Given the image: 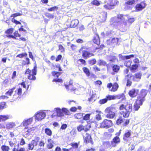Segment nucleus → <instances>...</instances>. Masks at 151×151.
Returning <instances> with one entry per match:
<instances>
[{
	"label": "nucleus",
	"mask_w": 151,
	"mask_h": 151,
	"mask_svg": "<svg viewBox=\"0 0 151 151\" xmlns=\"http://www.w3.org/2000/svg\"><path fill=\"white\" fill-rule=\"evenodd\" d=\"M146 4L145 2H143L137 4L136 6V8L137 10L138 11H140L144 9L146 6Z\"/></svg>",
	"instance_id": "13"
},
{
	"label": "nucleus",
	"mask_w": 151,
	"mask_h": 151,
	"mask_svg": "<svg viewBox=\"0 0 151 151\" xmlns=\"http://www.w3.org/2000/svg\"><path fill=\"white\" fill-rule=\"evenodd\" d=\"M112 126V122L111 120L105 119L101 123L100 127L101 128L107 129Z\"/></svg>",
	"instance_id": "6"
},
{
	"label": "nucleus",
	"mask_w": 151,
	"mask_h": 151,
	"mask_svg": "<svg viewBox=\"0 0 151 151\" xmlns=\"http://www.w3.org/2000/svg\"><path fill=\"white\" fill-rule=\"evenodd\" d=\"M134 21V19L133 18H130L128 19V22L130 24L132 23Z\"/></svg>",
	"instance_id": "63"
},
{
	"label": "nucleus",
	"mask_w": 151,
	"mask_h": 151,
	"mask_svg": "<svg viewBox=\"0 0 151 151\" xmlns=\"http://www.w3.org/2000/svg\"><path fill=\"white\" fill-rule=\"evenodd\" d=\"M54 111L56 112L57 115L59 117L63 116V113L66 115H69L70 114L69 111L65 108H63L62 109L60 108H55L53 111Z\"/></svg>",
	"instance_id": "3"
},
{
	"label": "nucleus",
	"mask_w": 151,
	"mask_h": 151,
	"mask_svg": "<svg viewBox=\"0 0 151 151\" xmlns=\"http://www.w3.org/2000/svg\"><path fill=\"white\" fill-rule=\"evenodd\" d=\"M1 149L3 151H8L9 150V147L8 146L4 145L1 147Z\"/></svg>",
	"instance_id": "36"
},
{
	"label": "nucleus",
	"mask_w": 151,
	"mask_h": 151,
	"mask_svg": "<svg viewBox=\"0 0 151 151\" xmlns=\"http://www.w3.org/2000/svg\"><path fill=\"white\" fill-rule=\"evenodd\" d=\"M84 127V131L85 132H86L91 127V126L90 124H88V125L85 126Z\"/></svg>",
	"instance_id": "49"
},
{
	"label": "nucleus",
	"mask_w": 151,
	"mask_h": 151,
	"mask_svg": "<svg viewBox=\"0 0 151 151\" xmlns=\"http://www.w3.org/2000/svg\"><path fill=\"white\" fill-rule=\"evenodd\" d=\"M79 21L77 19H75L72 21L70 27L71 28H74L76 27L79 23Z\"/></svg>",
	"instance_id": "22"
},
{
	"label": "nucleus",
	"mask_w": 151,
	"mask_h": 151,
	"mask_svg": "<svg viewBox=\"0 0 151 151\" xmlns=\"http://www.w3.org/2000/svg\"><path fill=\"white\" fill-rule=\"evenodd\" d=\"M127 17L126 15L122 14L118 15L117 17H114L111 18L110 20L111 24H112L115 23H119V22H124Z\"/></svg>",
	"instance_id": "4"
},
{
	"label": "nucleus",
	"mask_w": 151,
	"mask_h": 151,
	"mask_svg": "<svg viewBox=\"0 0 151 151\" xmlns=\"http://www.w3.org/2000/svg\"><path fill=\"white\" fill-rule=\"evenodd\" d=\"M92 3L95 5L99 6L100 4V2L97 0H94L92 2Z\"/></svg>",
	"instance_id": "42"
},
{
	"label": "nucleus",
	"mask_w": 151,
	"mask_h": 151,
	"mask_svg": "<svg viewBox=\"0 0 151 151\" xmlns=\"http://www.w3.org/2000/svg\"><path fill=\"white\" fill-rule=\"evenodd\" d=\"M116 112L115 107H108L104 111V112L106 114V117L109 119H113L115 116Z\"/></svg>",
	"instance_id": "2"
},
{
	"label": "nucleus",
	"mask_w": 151,
	"mask_h": 151,
	"mask_svg": "<svg viewBox=\"0 0 151 151\" xmlns=\"http://www.w3.org/2000/svg\"><path fill=\"white\" fill-rule=\"evenodd\" d=\"M131 130H128L127 132H126L124 135L123 140L127 142L128 141V138L131 135Z\"/></svg>",
	"instance_id": "18"
},
{
	"label": "nucleus",
	"mask_w": 151,
	"mask_h": 151,
	"mask_svg": "<svg viewBox=\"0 0 151 151\" xmlns=\"http://www.w3.org/2000/svg\"><path fill=\"white\" fill-rule=\"evenodd\" d=\"M90 115L91 114H85L84 116L83 115L82 117L83 118V119L85 120H88L90 119Z\"/></svg>",
	"instance_id": "34"
},
{
	"label": "nucleus",
	"mask_w": 151,
	"mask_h": 151,
	"mask_svg": "<svg viewBox=\"0 0 151 151\" xmlns=\"http://www.w3.org/2000/svg\"><path fill=\"white\" fill-rule=\"evenodd\" d=\"M98 64L99 66L105 65L106 63L103 60H100L98 62Z\"/></svg>",
	"instance_id": "33"
},
{
	"label": "nucleus",
	"mask_w": 151,
	"mask_h": 151,
	"mask_svg": "<svg viewBox=\"0 0 151 151\" xmlns=\"http://www.w3.org/2000/svg\"><path fill=\"white\" fill-rule=\"evenodd\" d=\"M140 99H137L134 103L133 109L135 111H138L143 103V101Z\"/></svg>",
	"instance_id": "9"
},
{
	"label": "nucleus",
	"mask_w": 151,
	"mask_h": 151,
	"mask_svg": "<svg viewBox=\"0 0 151 151\" xmlns=\"http://www.w3.org/2000/svg\"><path fill=\"white\" fill-rule=\"evenodd\" d=\"M110 59L109 60V61L112 62H114L116 60V57L115 56H111L110 57Z\"/></svg>",
	"instance_id": "39"
},
{
	"label": "nucleus",
	"mask_w": 151,
	"mask_h": 151,
	"mask_svg": "<svg viewBox=\"0 0 151 151\" xmlns=\"http://www.w3.org/2000/svg\"><path fill=\"white\" fill-rule=\"evenodd\" d=\"M77 129L78 131L81 132L82 130H84L85 127L82 124H80L77 127Z\"/></svg>",
	"instance_id": "38"
},
{
	"label": "nucleus",
	"mask_w": 151,
	"mask_h": 151,
	"mask_svg": "<svg viewBox=\"0 0 151 151\" xmlns=\"http://www.w3.org/2000/svg\"><path fill=\"white\" fill-rule=\"evenodd\" d=\"M27 55V54L26 53H23L22 54H19L18 55H17L16 57H19L20 58H22L24 56H25Z\"/></svg>",
	"instance_id": "48"
},
{
	"label": "nucleus",
	"mask_w": 151,
	"mask_h": 151,
	"mask_svg": "<svg viewBox=\"0 0 151 151\" xmlns=\"http://www.w3.org/2000/svg\"><path fill=\"white\" fill-rule=\"evenodd\" d=\"M45 145V143L43 141H40L39 145L40 147H43Z\"/></svg>",
	"instance_id": "60"
},
{
	"label": "nucleus",
	"mask_w": 151,
	"mask_h": 151,
	"mask_svg": "<svg viewBox=\"0 0 151 151\" xmlns=\"http://www.w3.org/2000/svg\"><path fill=\"white\" fill-rule=\"evenodd\" d=\"M107 15V13L106 12H101V15L99 17L102 22H104L106 20Z\"/></svg>",
	"instance_id": "20"
},
{
	"label": "nucleus",
	"mask_w": 151,
	"mask_h": 151,
	"mask_svg": "<svg viewBox=\"0 0 151 151\" xmlns=\"http://www.w3.org/2000/svg\"><path fill=\"white\" fill-rule=\"evenodd\" d=\"M46 116V114L42 111L38 112L35 115L36 119L38 121H41Z\"/></svg>",
	"instance_id": "7"
},
{
	"label": "nucleus",
	"mask_w": 151,
	"mask_h": 151,
	"mask_svg": "<svg viewBox=\"0 0 151 151\" xmlns=\"http://www.w3.org/2000/svg\"><path fill=\"white\" fill-rule=\"evenodd\" d=\"M67 127V125L66 124H64L61 126L60 129H65Z\"/></svg>",
	"instance_id": "55"
},
{
	"label": "nucleus",
	"mask_w": 151,
	"mask_h": 151,
	"mask_svg": "<svg viewBox=\"0 0 151 151\" xmlns=\"http://www.w3.org/2000/svg\"><path fill=\"white\" fill-rule=\"evenodd\" d=\"M22 15V14H21L20 13H16L14 14H12L11 17H15L18 16H21Z\"/></svg>",
	"instance_id": "51"
},
{
	"label": "nucleus",
	"mask_w": 151,
	"mask_h": 151,
	"mask_svg": "<svg viewBox=\"0 0 151 151\" xmlns=\"http://www.w3.org/2000/svg\"><path fill=\"white\" fill-rule=\"evenodd\" d=\"M106 98L108 100H111L115 99V97L114 96L108 95L106 97Z\"/></svg>",
	"instance_id": "41"
},
{
	"label": "nucleus",
	"mask_w": 151,
	"mask_h": 151,
	"mask_svg": "<svg viewBox=\"0 0 151 151\" xmlns=\"http://www.w3.org/2000/svg\"><path fill=\"white\" fill-rule=\"evenodd\" d=\"M83 137L84 139V142L86 143H93L91 136L88 134L86 133L83 136Z\"/></svg>",
	"instance_id": "10"
},
{
	"label": "nucleus",
	"mask_w": 151,
	"mask_h": 151,
	"mask_svg": "<svg viewBox=\"0 0 151 151\" xmlns=\"http://www.w3.org/2000/svg\"><path fill=\"white\" fill-rule=\"evenodd\" d=\"M123 120L122 117L119 118L116 121V123L118 125H120L123 122Z\"/></svg>",
	"instance_id": "35"
},
{
	"label": "nucleus",
	"mask_w": 151,
	"mask_h": 151,
	"mask_svg": "<svg viewBox=\"0 0 151 151\" xmlns=\"http://www.w3.org/2000/svg\"><path fill=\"white\" fill-rule=\"evenodd\" d=\"M15 88V87H14L13 88L9 89L8 91L6 92L5 93L6 94L8 95L9 96H11Z\"/></svg>",
	"instance_id": "32"
},
{
	"label": "nucleus",
	"mask_w": 151,
	"mask_h": 151,
	"mask_svg": "<svg viewBox=\"0 0 151 151\" xmlns=\"http://www.w3.org/2000/svg\"><path fill=\"white\" fill-rule=\"evenodd\" d=\"M91 65L95 64L96 62V60L95 59H93L89 61Z\"/></svg>",
	"instance_id": "54"
},
{
	"label": "nucleus",
	"mask_w": 151,
	"mask_h": 151,
	"mask_svg": "<svg viewBox=\"0 0 151 151\" xmlns=\"http://www.w3.org/2000/svg\"><path fill=\"white\" fill-rule=\"evenodd\" d=\"M37 66L36 65L32 70V74L28 76V78L29 80H35L36 79V77L35 76L36 75Z\"/></svg>",
	"instance_id": "8"
},
{
	"label": "nucleus",
	"mask_w": 151,
	"mask_h": 151,
	"mask_svg": "<svg viewBox=\"0 0 151 151\" xmlns=\"http://www.w3.org/2000/svg\"><path fill=\"white\" fill-rule=\"evenodd\" d=\"M112 69L114 72H117L119 69V67L117 65H114Z\"/></svg>",
	"instance_id": "40"
},
{
	"label": "nucleus",
	"mask_w": 151,
	"mask_h": 151,
	"mask_svg": "<svg viewBox=\"0 0 151 151\" xmlns=\"http://www.w3.org/2000/svg\"><path fill=\"white\" fill-rule=\"evenodd\" d=\"M14 35L16 37H20V35L18 33V31H15L14 33Z\"/></svg>",
	"instance_id": "61"
},
{
	"label": "nucleus",
	"mask_w": 151,
	"mask_h": 151,
	"mask_svg": "<svg viewBox=\"0 0 151 151\" xmlns=\"http://www.w3.org/2000/svg\"><path fill=\"white\" fill-rule=\"evenodd\" d=\"M93 41L97 45H98L100 44V39L99 36L97 34H95L94 35L93 39Z\"/></svg>",
	"instance_id": "21"
},
{
	"label": "nucleus",
	"mask_w": 151,
	"mask_h": 151,
	"mask_svg": "<svg viewBox=\"0 0 151 151\" xmlns=\"http://www.w3.org/2000/svg\"><path fill=\"white\" fill-rule=\"evenodd\" d=\"M22 89L21 88H19L18 89L17 94L18 96H20L22 94Z\"/></svg>",
	"instance_id": "59"
},
{
	"label": "nucleus",
	"mask_w": 151,
	"mask_h": 151,
	"mask_svg": "<svg viewBox=\"0 0 151 151\" xmlns=\"http://www.w3.org/2000/svg\"><path fill=\"white\" fill-rule=\"evenodd\" d=\"M13 30L14 29L13 28H10L7 29L5 33L7 34L6 35V36L9 38H12L15 39L16 38L13 35H11L13 32Z\"/></svg>",
	"instance_id": "12"
},
{
	"label": "nucleus",
	"mask_w": 151,
	"mask_h": 151,
	"mask_svg": "<svg viewBox=\"0 0 151 151\" xmlns=\"http://www.w3.org/2000/svg\"><path fill=\"white\" fill-rule=\"evenodd\" d=\"M148 92V91L146 90L142 89L141 91V96L138 98V99H140L142 100V101L143 102L145 100V97L147 95Z\"/></svg>",
	"instance_id": "11"
},
{
	"label": "nucleus",
	"mask_w": 151,
	"mask_h": 151,
	"mask_svg": "<svg viewBox=\"0 0 151 151\" xmlns=\"http://www.w3.org/2000/svg\"><path fill=\"white\" fill-rule=\"evenodd\" d=\"M84 114L82 113L76 114L74 115V116L77 119H80L83 117V115Z\"/></svg>",
	"instance_id": "30"
},
{
	"label": "nucleus",
	"mask_w": 151,
	"mask_h": 151,
	"mask_svg": "<svg viewBox=\"0 0 151 151\" xmlns=\"http://www.w3.org/2000/svg\"><path fill=\"white\" fill-rule=\"evenodd\" d=\"M142 74L140 73H137L131 76L132 80L135 81H138L141 78Z\"/></svg>",
	"instance_id": "14"
},
{
	"label": "nucleus",
	"mask_w": 151,
	"mask_h": 151,
	"mask_svg": "<svg viewBox=\"0 0 151 151\" xmlns=\"http://www.w3.org/2000/svg\"><path fill=\"white\" fill-rule=\"evenodd\" d=\"M70 145L72 146V147L69 149V150H72V151H76L78 147V145L77 143H71Z\"/></svg>",
	"instance_id": "24"
},
{
	"label": "nucleus",
	"mask_w": 151,
	"mask_h": 151,
	"mask_svg": "<svg viewBox=\"0 0 151 151\" xmlns=\"http://www.w3.org/2000/svg\"><path fill=\"white\" fill-rule=\"evenodd\" d=\"M120 139L119 137L116 136L114 137L111 141V146L109 147H108L107 148L111 149L112 147H116L120 143Z\"/></svg>",
	"instance_id": "5"
},
{
	"label": "nucleus",
	"mask_w": 151,
	"mask_h": 151,
	"mask_svg": "<svg viewBox=\"0 0 151 151\" xmlns=\"http://www.w3.org/2000/svg\"><path fill=\"white\" fill-rule=\"evenodd\" d=\"M77 108L75 107H71L70 109V111L72 112H75L76 111Z\"/></svg>",
	"instance_id": "58"
},
{
	"label": "nucleus",
	"mask_w": 151,
	"mask_h": 151,
	"mask_svg": "<svg viewBox=\"0 0 151 151\" xmlns=\"http://www.w3.org/2000/svg\"><path fill=\"white\" fill-rule=\"evenodd\" d=\"M96 119L98 121L101 120L102 119L101 117L100 114H96Z\"/></svg>",
	"instance_id": "50"
},
{
	"label": "nucleus",
	"mask_w": 151,
	"mask_h": 151,
	"mask_svg": "<svg viewBox=\"0 0 151 151\" xmlns=\"http://www.w3.org/2000/svg\"><path fill=\"white\" fill-rule=\"evenodd\" d=\"M28 127H26L24 128L23 129V131L24 133V134L27 136H28Z\"/></svg>",
	"instance_id": "46"
},
{
	"label": "nucleus",
	"mask_w": 151,
	"mask_h": 151,
	"mask_svg": "<svg viewBox=\"0 0 151 151\" xmlns=\"http://www.w3.org/2000/svg\"><path fill=\"white\" fill-rule=\"evenodd\" d=\"M58 7L55 6L53 7L50 8H49L48 9V10L49 11H53L55 10H57L58 9Z\"/></svg>",
	"instance_id": "47"
},
{
	"label": "nucleus",
	"mask_w": 151,
	"mask_h": 151,
	"mask_svg": "<svg viewBox=\"0 0 151 151\" xmlns=\"http://www.w3.org/2000/svg\"><path fill=\"white\" fill-rule=\"evenodd\" d=\"M25 144V142L24 139L22 138L21 140L20 143V145H23Z\"/></svg>",
	"instance_id": "64"
},
{
	"label": "nucleus",
	"mask_w": 151,
	"mask_h": 151,
	"mask_svg": "<svg viewBox=\"0 0 151 151\" xmlns=\"http://www.w3.org/2000/svg\"><path fill=\"white\" fill-rule=\"evenodd\" d=\"M137 68V66L136 65H132V67L130 68V69L132 70H136Z\"/></svg>",
	"instance_id": "57"
},
{
	"label": "nucleus",
	"mask_w": 151,
	"mask_h": 151,
	"mask_svg": "<svg viewBox=\"0 0 151 151\" xmlns=\"http://www.w3.org/2000/svg\"><path fill=\"white\" fill-rule=\"evenodd\" d=\"M6 103L4 102H2L0 103V109H3L5 106Z\"/></svg>",
	"instance_id": "45"
},
{
	"label": "nucleus",
	"mask_w": 151,
	"mask_h": 151,
	"mask_svg": "<svg viewBox=\"0 0 151 151\" xmlns=\"http://www.w3.org/2000/svg\"><path fill=\"white\" fill-rule=\"evenodd\" d=\"M10 116L8 115H0V122L5 121L10 118Z\"/></svg>",
	"instance_id": "25"
},
{
	"label": "nucleus",
	"mask_w": 151,
	"mask_h": 151,
	"mask_svg": "<svg viewBox=\"0 0 151 151\" xmlns=\"http://www.w3.org/2000/svg\"><path fill=\"white\" fill-rule=\"evenodd\" d=\"M45 132L46 134L49 136H51L52 134V131L51 130L48 128L45 129Z\"/></svg>",
	"instance_id": "28"
},
{
	"label": "nucleus",
	"mask_w": 151,
	"mask_h": 151,
	"mask_svg": "<svg viewBox=\"0 0 151 151\" xmlns=\"http://www.w3.org/2000/svg\"><path fill=\"white\" fill-rule=\"evenodd\" d=\"M138 90H136L134 89H132L129 91V94L131 97H134L137 95L138 93Z\"/></svg>",
	"instance_id": "16"
},
{
	"label": "nucleus",
	"mask_w": 151,
	"mask_h": 151,
	"mask_svg": "<svg viewBox=\"0 0 151 151\" xmlns=\"http://www.w3.org/2000/svg\"><path fill=\"white\" fill-rule=\"evenodd\" d=\"M135 2L134 0H130L126 2L125 4L128 5H132Z\"/></svg>",
	"instance_id": "43"
},
{
	"label": "nucleus",
	"mask_w": 151,
	"mask_h": 151,
	"mask_svg": "<svg viewBox=\"0 0 151 151\" xmlns=\"http://www.w3.org/2000/svg\"><path fill=\"white\" fill-rule=\"evenodd\" d=\"M64 84L66 89L68 90H70L74 91L76 89V88H74L73 87L72 83L70 82L69 83L68 85H67L65 84Z\"/></svg>",
	"instance_id": "26"
},
{
	"label": "nucleus",
	"mask_w": 151,
	"mask_h": 151,
	"mask_svg": "<svg viewBox=\"0 0 151 151\" xmlns=\"http://www.w3.org/2000/svg\"><path fill=\"white\" fill-rule=\"evenodd\" d=\"M118 38H113L111 40V42L112 43H116L117 42H118Z\"/></svg>",
	"instance_id": "52"
},
{
	"label": "nucleus",
	"mask_w": 151,
	"mask_h": 151,
	"mask_svg": "<svg viewBox=\"0 0 151 151\" xmlns=\"http://www.w3.org/2000/svg\"><path fill=\"white\" fill-rule=\"evenodd\" d=\"M118 87L119 86L118 84L116 83H115L113 85L111 89H110V90L111 91H115L117 90Z\"/></svg>",
	"instance_id": "27"
},
{
	"label": "nucleus",
	"mask_w": 151,
	"mask_h": 151,
	"mask_svg": "<svg viewBox=\"0 0 151 151\" xmlns=\"http://www.w3.org/2000/svg\"><path fill=\"white\" fill-rule=\"evenodd\" d=\"M62 81V79H54L52 80V82H61Z\"/></svg>",
	"instance_id": "56"
},
{
	"label": "nucleus",
	"mask_w": 151,
	"mask_h": 151,
	"mask_svg": "<svg viewBox=\"0 0 151 151\" xmlns=\"http://www.w3.org/2000/svg\"><path fill=\"white\" fill-rule=\"evenodd\" d=\"M32 118H30L27 120H24L22 123L23 125L25 126L31 124L32 121Z\"/></svg>",
	"instance_id": "23"
},
{
	"label": "nucleus",
	"mask_w": 151,
	"mask_h": 151,
	"mask_svg": "<svg viewBox=\"0 0 151 151\" xmlns=\"http://www.w3.org/2000/svg\"><path fill=\"white\" fill-rule=\"evenodd\" d=\"M107 99L106 98L105 99H102L100 100L99 101V104H104L105 103H106V102H107Z\"/></svg>",
	"instance_id": "37"
},
{
	"label": "nucleus",
	"mask_w": 151,
	"mask_h": 151,
	"mask_svg": "<svg viewBox=\"0 0 151 151\" xmlns=\"http://www.w3.org/2000/svg\"><path fill=\"white\" fill-rule=\"evenodd\" d=\"M12 22L15 23L17 24H21V23L19 21H18L14 19H12Z\"/></svg>",
	"instance_id": "53"
},
{
	"label": "nucleus",
	"mask_w": 151,
	"mask_h": 151,
	"mask_svg": "<svg viewBox=\"0 0 151 151\" xmlns=\"http://www.w3.org/2000/svg\"><path fill=\"white\" fill-rule=\"evenodd\" d=\"M16 126L15 122H9L8 123L6 126V128L7 129H12Z\"/></svg>",
	"instance_id": "19"
},
{
	"label": "nucleus",
	"mask_w": 151,
	"mask_h": 151,
	"mask_svg": "<svg viewBox=\"0 0 151 151\" xmlns=\"http://www.w3.org/2000/svg\"><path fill=\"white\" fill-rule=\"evenodd\" d=\"M83 70L84 73L88 76H89L90 75V73L89 69L86 67H84L83 68Z\"/></svg>",
	"instance_id": "29"
},
{
	"label": "nucleus",
	"mask_w": 151,
	"mask_h": 151,
	"mask_svg": "<svg viewBox=\"0 0 151 151\" xmlns=\"http://www.w3.org/2000/svg\"><path fill=\"white\" fill-rule=\"evenodd\" d=\"M120 110H124L120 112L121 114L124 118H127L132 112V105L127 103H124L120 105L119 108Z\"/></svg>",
	"instance_id": "1"
},
{
	"label": "nucleus",
	"mask_w": 151,
	"mask_h": 151,
	"mask_svg": "<svg viewBox=\"0 0 151 151\" xmlns=\"http://www.w3.org/2000/svg\"><path fill=\"white\" fill-rule=\"evenodd\" d=\"M37 143L35 141L32 140L30 143L28 145V148L29 150H33L35 146H37Z\"/></svg>",
	"instance_id": "15"
},
{
	"label": "nucleus",
	"mask_w": 151,
	"mask_h": 151,
	"mask_svg": "<svg viewBox=\"0 0 151 151\" xmlns=\"http://www.w3.org/2000/svg\"><path fill=\"white\" fill-rule=\"evenodd\" d=\"M114 6L113 5L107 4L104 5V7L107 9H111L114 8Z\"/></svg>",
	"instance_id": "31"
},
{
	"label": "nucleus",
	"mask_w": 151,
	"mask_h": 151,
	"mask_svg": "<svg viewBox=\"0 0 151 151\" xmlns=\"http://www.w3.org/2000/svg\"><path fill=\"white\" fill-rule=\"evenodd\" d=\"M94 55L88 51L83 50V51L82 56L84 58H88L92 56H93Z\"/></svg>",
	"instance_id": "17"
},
{
	"label": "nucleus",
	"mask_w": 151,
	"mask_h": 151,
	"mask_svg": "<svg viewBox=\"0 0 151 151\" xmlns=\"http://www.w3.org/2000/svg\"><path fill=\"white\" fill-rule=\"evenodd\" d=\"M62 58V55H59L56 59V61H58L60 60Z\"/></svg>",
	"instance_id": "62"
},
{
	"label": "nucleus",
	"mask_w": 151,
	"mask_h": 151,
	"mask_svg": "<svg viewBox=\"0 0 151 151\" xmlns=\"http://www.w3.org/2000/svg\"><path fill=\"white\" fill-rule=\"evenodd\" d=\"M45 15L47 17L49 18H50L53 19L54 18V15L50 13H46L45 14Z\"/></svg>",
	"instance_id": "44"
}]
</instances>
